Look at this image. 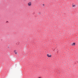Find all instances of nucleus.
<instances>
[{
    "mask_svg": "<svg viewBox=\"0 0 78 78\" xmlns=\"http://www.w3.org/2000/svg\"><path fill=\"white\" fill-rule=\"evenodd\" d=\"M51 54H47V56H48V58H51Z\"/></svg>",
    "mask_w": 78,
    "mask_h": 78,
    "instance_id": "f257e3e1",
    "label": "nucleus"
},
{
    "mask_svg": "<svg viewBox=\"0 0 78 78\" xmlns=\"http://www.w3.org/2000/svg\"><path fill=\"white\" fill-rule=\"evenodd\" d=\"M28 5L29 6H30L31 5V2H29L28 3Z\"/></svg>",
    "mask_w": 78,
    "mask_h": 78,
    "instance_id": "f03ea898",
    "label": "nucleus"
},
{
    "mask_svg": "<svg viewBox=\"0 0 78 78\" xmlns=\"http://www.w3.org/2000/svg\"><path fill=\"white\" fill-rule=\"evenodd\" d=\"M14 52L15 54H17V52H16V51H14Z\"/></svg>",
    "mask_w": 78,
    "mask_h": 78,
    "instance_id": "7ed1b4c3",
    "label": "nucleus"
},
{
    "mask_svg": "<svg viewBox=\"0 0 78 78\" xmlns=\"http://www.w3.org/2000/svg\"><path fill=\"white\" fill-rule=\"evenodd\" d=\"M75 45V43H73V44H72V45Z\"/></svg>",
    "mask_w": 78,
    "mask_h": 78,
    "instance_id": "20e7f679",
    "label": "nucleus"
},
{
    "mask_svg": "<svg viewBox=\"0 0 78 78\" xmlns=\"http://www.w3.org/2000/svg\"><path fill=\"white\" fill-rule=\"evenodd\" d=\"M75 6V5H73V7H74V6Z\"/></svg>",
    "mask_w": 78,
    "mask_h": 78,
    "instance_id": "39448f33",
    "label": "nucleus"
},
{
    "mask_svg": "<svg viewBox=\"0 0 78 78\" xmlns=\"http://www.w3.org/2000/svg\"><path fill=\"white\" fill-rule=\"evenodd\" d=\"M38 78H42L41 77H39Z\"/></svg>",
    "mask_w": 78,
    "mask_h": 78,
    "instance_id": "423d86ee",
    "label": "nucleus"
},
{
    "mask_svg": "<svg viewBox=\"0 0 78 78\" xmlns=\"http://www.w3.org/2000/svg\"><path fill=\"white\" fill-rule=\"evenodd\" d=\"M44 5H45L44 4H43V6H44Z\"/></svg>",
    "mask_w": 78,
    "mask_h": 78,
    "instance_id": "0eeeda50",
    "label": "nucleus"
},
{
    "mask_svg": "<svg viewBox=\"0 0 78 78\" xmlns=\"http://www.w3.org/2000/svg\"><path fill=\"white\" fill-rule=\"evenodd\" d=\"M25 1L26 0H24Z\"/></svg>",
    "mask_w": 78,
    "mask_h": 78,
    "instance_id": "6e6552de",
    "label": "nucleus"
}]
</instances>
